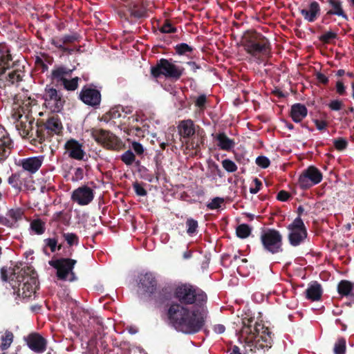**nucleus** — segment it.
I'll return each mask as SVG.
<instances>
[{
    "mask_svg": "<svg viewBox=\"0 0 354 354\" xmlns=\"http://www.w3.org/2000/svg\"><path fill=\"white\" fill-rule=\"evenodd\" d=\"M288 230V239L289 243L297 247L303 243L307 237L308 232L301 218L297 217L287 226Z\"/></svg>",
    "mask_w": 354,
    "mask_h": 354,
    "instance_id": "14",
    "label": "nucleus"
},
{
    "mask_svg": "<svg viewBox=\"0 0 354 354\" xmlns=\"http://www.w3.org/2000/svg\"><path fill=\"white\" fill-rule=\"evenodd\" d=\"M224 203V199L220 197L214 198L210 203L207 205L209 209H216L221 207L222 203Z\"/></svg>",
    "mask_w": 354,
    "mask_h": 354,
    "instance_id": "48",
    "label": "nucleus"
},
{
    "mask_svg": "<svg viewBox=\"0 0 354 354\" xmlns=\"http://www.w3.org/2000/svg\"><path fill=\"white\" fill-rule=\"evenodd\" d=\"M24 339L28 348L37 353H42L46 350L47 341L41 335L37 333H32Z\"/></svg>",
    "mask_w": 354,
    "mask_h": 354,
    "instance_id": "20",
    "label": "nucleus"
},
{
    "mask_svg": "<svg viewBox=\"0 0 354 354\" xmlns=\"http://www.w3.org/2000/svg\"><path fill=\"white\" fill-rule=\"evenodd\" d=\"M30 229L36 234H43L46 230L45 223L40 218L34 219L30 223Z\"/></svg>",
    "mask_w": 354,
    "mask_h": 354,
    "instance_id": "34",
    "label": "nucleus"
},
{
    "mask_svg": "<svg viewBox=\"0 0 354 354\" xmlns=\"http://www.w3.org/2000/svg\"><path fill=\"white\" fill-rule=\"evenodd\" d=\"M175 50L177 54L182 55L187 53L192 52L193 48L189 46L187 44L181 43L176 46Z\"/></svg>",
    "mask_w": 354,
    "mask_h": 354,
    "instance_id": "44",
    "label": "nucleus"
},
{
    "mask_svg": "<svg viewBox=\"0 0 354 354\" xmlns=\"http://www.w3.org/2000/svg\"><path fill=\"white\" fill-rule=\"evenodd\" d=\"M290 197V194L285 190L279 191L277 196V200L283 202L287 201Z\"/></svg>",
    "mask_w": 354,
    "mask_h": 354,
    "instance_id": "57",
    "label": "nucleus"
},
{
    "mask_svg": "<svg viewBox=\"0 0 354 354\" xmlns=\"http://www.w3.org/2000/svg\"><path fill=\"white\" fill-rule=\"evenodd\" d=\"M256 164L263 168H268L270 165V161L268 158L264 156H259L256 159Z\"/></svg>",
    "mask_w": 354,
    "mask_h": 354,
    "instance_id": "49",
    "label": "nucleus"
},
{
    "mask_svg": "<svg viewBox=\"0 0 354 354\" xmlns=\"http://www.w3.org/2000/svg\"><path fill=\"white\" fill-rule=\"evenodd\" d=\"M241 335L245 337L247 344L254 345L255 348L268 349L272 347V332L261 323L257 322L252 328L251 325L243 322Z\"/></svg>",
    "mask_w": 354,
    "mask_h": 354,
    "instance_id": "3",
    "label": "nucleus"
},
{
    "mask_svg": "<svg viewBox=\"0 0 354 354\" xmlns=\"http://www.w3.org/2000/svg\"><path fill=\"white\" fill-rule=\"evenodd\" d=\"M83 147V144L74 138L69 139L64 145V149L68 157L77 160L84 159L86 153Z\"/></svg>",
    "mask_w": 354,
    "mask_h": 354,
    "instance_id": "21",
    "label": "nucleus"
},
{
    "mask_svg": "<svg viewBox=\"0 0 354 354\" xmlns=\"http://www.w3.org/2000/svg\"><path fill=\"white\" fill-rule=\"evenodd\" d=\"M343 106V102L339 100H332L328 104V107L332 111H339Z\"/></svg>",
    "mask_w": 354,
    "mask_h": 354,
    "instance_id": "54",
    "label": "nucleus"
},
{
    "mask_svg": "<svg viewBox=\"0 0 354 354\" xmlns=\"http://www.w3.org/2000/svg\"><path fill=\"white\" fill-rule=\"evenodd\" d=\"M337 292L342 297H354V283L348 280L340 281L337 285Z\"/></svg>",
    "mask_w": 354,
    "mask_h": 354,
    "instance_id": "31",
    "label": "nucleus"
},
{
    "mask_svg": "<svg viewBox=\"0 0 354 354\" xmlns=\"http://www.w3.org/2000/svg\"><path fill=\"white\" fill-rule=\"evenodd\" d=\"M136 156L131 150H127L121 156V160L127 165H131L135 161Z\"/></svg>",
    "mask_w": 354,
    "mask_h": 354,
    "instance_id": "42",
    "label": "nucleus"
},
{
    "mask_svg": "<svg viewBox=\"0 0 354 354\" xmlns=\"http://www.w3.org/2000/svg\"><path fill=\"white\" fill-rule=\"evenodd\" d=\"M93 190L86 185L75 189L71 195L72 201L80 205H88L93 200Z\"/></svg>",
    "mask_w": 354,
    "mask_h": 354,
    "instance_id": "19",
    "label": "nucleus"
},
{
    "mask_svg": "<svg viewBox=\"0 0 354 354\" xmlns=\"http://www.w3.org/2000/svg\"><path fill=\"white\" fill-rule=\"evenodd\" d=\"M186 225L187 227V234H193L196 232V229L198 227V222L193 218H188L186 221Z\"/></svg>",
    "mask_w": 354,
    "mask_h": 354,
    "instance_id": "46",
    "label": "nucleus"
},
{
    "mask_svg": "<svg viewBox=\"0 0 354 354\" xmlns=\"http://www.w3.org/2000/svg\"><path fill=\"white\" fill-rule=\"evenodd\" d=\"M80 35L77 32L66 34L62 36H55L50 39V43L57 48L64 55H71L75 52H80V47L71 48L68 46L76 41H79Z\"/></svg>",
    "mask_w": 354,
    "mask_h": 354,
    "instance_id": "13",
    "label": "nucleus"
},
{
    "mask_svg": "<svg viewBox=\"0 0 354 354\" xmlns=\"http://www.w3.org/2000/svg\"><path fill=\"white\" fill-rule=\"evenodd\" d=\"M346 349V341L344 337H339L334 345L335 354H345Z\"/></svg>",
    "mask_w": 354,
    "mask_h": 354,
    "instance_id": "36",
    "label": "nucleus"
},
{
    "mask_svg": "<svg viewBox=\"0 0 354 354\" xmlns=\"http://www.w3.org/2000/svg\"><path fill=\"white\" fill-rule=\"evenodd\" d=\"M326 2L328 4L330 9L324 15V19H326L328 16L336 15L348 20V16L343 9L342 0H326Z\"/></svg>",
    "mask_w": 354,
    "mask_h": 354,
    "instance_id": "24",
    "label": "nucleus"
},
{
    "mask_svg": "<svg viewBox=\"0 0 354 354\" xmlns=\"http://www.w3.org/2000/svg\"><path fill=\"white\" fill-rule=\"evenodd\" d=\"M242 45L247 53L254 57H270L272 46L269 39L256 30H248L242 38Z\"/></svg>",
    "mask_w": 354,
    "mask_h": 354,
    "instance_id": "4",
    "label": "nucleus"
},
{
    "mask_svg": "<svg viewBox=\"0 0 354 354\" xmlns=\"http://www.w3.org/2000/svg\"><path fill=\"white\" fill-rule=\"evenodd\" d=\"M44 160L42 156H34L19 160V166H21L24 170L35 174L41 167Z\"/></svg>",
    "mask_w": 354,
    "mask_h": 354,
    "instance_id": "22",
    "label": "nucleus"
},
{
    "mask_svg": "<svg viewBox=\"0 0 354 354\" xmlns=\"http://www.w3.org/2000/svg\"><path fill=\"white\" fill-rule=\"evenodd\" d=\"M336 92L340 95L346 94V87L342 81H337L336 83Z\"/></svg>",
    "mask_w": 354,
    "mask_h": 354,
    "instance_id": "59",
    "label": "nucleus"
},
{
    "mask_svg": "<svg viewBox=\"0 0 354 354\" xmlns=\"http://www.w3.org/2000/svg\"><path fill=\"white\" fill-rule=\"evenodd\" d=\"M174 298L165 306L169 324L186 335L200 332L205 325L208 310L207 295L196 286L189 283L174 287Z\"/></svg>",
    "mask_w": 354,
    "mask_h": 354,
    "instance_id": "1",
    "label": "nucleus"
},
{
    "mask_svg": "<svg viewBox=\"0 0 354 354\" xmlns=\"http://www.w3.org/2000/svg\"><path fill=\"white\" fill-rule=\"evenodd\" d=\"M174 287H172L171 284H168L162 288L160 294L162 295H170L171 292H174Z\"/></svg>",
    "mask_w": 354,
    "mask_h": 354,
    "instance_id": "61",
    "label": "nucleus"
},
{
    "mask_svg": "<svg viewBox=\"0 0 354 354\" xmlns=\"http://www.w3.org/2000/svg\"><path fill=\"white\" fill-rule=\"evenodd\" d=\"M52 221L55 222H59L61 221L64 224H66L67 223V219L64 216V213L63 211L55 212L52 217L51 219Z\"/></svg>",
    "mask_w": 354,
    "mask_h": 354,
    "instance_id": "52",
    "label": "nucleus"
},
{
    "mask_svg": "<svg viewBox=\"0 0 354 354\" xmlns=\"http://www.w3.org/2000/svg\"><path fill=\"white\" fill-rule=\"evenodd\" d=\"M165 19H156V30H158L161 33H175L177 31L176 28L173 25L171 20L167 19L168 13L165 11L162 12Z\"/></svg>",
    "mask_w": 354,
    "mask_h": 354,
    "instance_id": "27",
    "label": "nucleus"
},
{
    "mask_svg": "<svg viewBox=\"0 0 354 354\" xmlns=\"http://www.w3.org/2000/svg\"><path fill=\"white\" fill-rule=\"evenodd\" d=\"M132 147H133V149L134 150V151L137 154H142L144 151L142 145L139 142H133Z\"/></svg>",
    "mask_w": 354,
    "mask_h": 354,
    "instance_id": "60",
    "label": "nucleus"
},
{
    "mask_svg": "<svg viewBox=\"0 0 354 354\" xmlns=\"http://www.w3.org/2000/svg\"><path fill=\"white\" fill-rule=\"evenodd\" d=\"M333 145L337 150L343 151L347 147L348 142L343 138H338L334 140Z\"/></svg>",
    "mask_w": 354,
    "mask_h": 354,
    "instance_id": "47",
    "label": "nucleus"
},
{
    "mask_svg": "<svg viewBox=\"0 0 354 354\" xmlns=\"http://www.w3.org/2000/svg\"><path fill=\"white\" fill-rule=\"evenodd\" d=\"M207 102L206 95L202 94L199 95L195 101V106L198 107L201 110H204L205 108V104Z\"/></svg>",
    "mask_w": 354,
    "mask_h": 354,
    "instance_id": "50",
    "label": "nucleus"
},
{
    "mask_svg": "<svg viewBox=\"0 0 354 354\" xmlns=\"http://www.w3.org/2000/svg\"><path fill=\"white\" fill-rule=\"evenodd\" d=\"M260 240L263 250L272 254L283 252V236L275 229H268L261 233Z\"/></svg>",
    "mask_w": 354,
    "mask_h": 354,
    "instance_id": "9",
    "label": "nucleus"
},
{
    "mask_svg": "<svg viewBox=\"0 0 354 354\" xmlns=\"http://www.w3.org/2000/svg\"><path fill=\"white\" fill-rule=\"evenodd\" d=\"M73 70L64 65L55 66L50 73L51 84L62 88L68 92H73L78 88L80 77H72Z\"/></svg>",
    "mask_w": 354,
    "mask_h": 354,
    "instance_id": "6",
    "label": "nucleus"
},
{
    "mask_svg": "<svg viewBox=\"0 0 354 354\" xmlns=\"http://www.w3.org/2000/svg\"><path fill=\"white\" fill-rule=\"evenodd\" d=\"M1 278L3 281H9L15 293L23 298L30 297L38 286L37 274L31 266L21 268L18 264L13 268L2 267Z\"/></svg>",
    "mask_w": 354,
    "mask_h": 354,
    "instance_id": "2",
    "label": "nucleus"
},
{
    "mask_svg": "<svg viewBox=\"0 0 354 354\" xmlns=\"http://www.w3.org/2000/svg\"><path fill=\"white\" fill-rule=\"evenodd\" d=\"M77 261L69 258H59L49 261V265L57 270L56 276L58 279L66 281L68 275V280L73 281L75 279V273L73 272Z\"/></svg>",
    "mask_w": 354,
    "mask_h": 354,
    "instance_id": "12",
    "label": "nucleus"
},
{
    "mask_svg": "<svg viewBox=\"0 0 354 354\" xmlns=\"http://www.w3.org/2000/svg\"><path fill=\"white\" fill-rule=\"evenodd\" d=\"M320 6L315 1H312L309 5V9H302L300 11L301 15L308 22H314L320 14Z\"/></svg>",
    "mask_w": 354,
    "mask_h": 354,
    "instance_id": "26",
    "label": "nucleus"
},
{
    "mask_svg": "<svg viewBox=\"0 0 354 354\" xmlns=\"http://www.w3.org/2000/svg\"><path fill=\"white\" fill-rule=\"evenodd\" d=\"M133 189L138 196H144L147 194L145 189L138 183H135L133 184Z\"/></svg>",
    "mask_w": 354,
    "mask_h": 354,
    "instance_id": "55",
    "label": "nucleus"
},
{
    "mask_svg": "<svg viewBox=\"0 0 354 354\" xmlns=\"http://www.w3.org/2000/svg\"><path fill=\"white\" fill-rule=\"evenodd\" d=\"M322 179L323 175L321 171L311 165L302 171L298 178V185L301 189L306 190L319 184Z\"/></svg>",
    "mask_w": 354,
    "mask_h": 354,
    "instance_id": "16",
    "label": "nucleus"
},
{
    "mask_svg": "<svg viewBox=\"0 0 354 354\" xmlns=\"http://www.w3.org/2000/svg\"><path fill=\"white\" fill-rule=\"evenodd\" d=\"M44 105L53 113H59L64 108L66 100L60 90L47 84L42 97Z\"/></svg>",
    "mask_w": 354,
    "mask_h": 354,
    "instance_id": "11",
    "label": "nucleus"
},
{
    "mask_svg": "<svg viewBox=\"0 0 354 354\" xmlns=\"http://www.w3.org/2000/svg\"><path fill=\"white\" fill-rule=\"evenodd\" d=\"M122 117V106L118 105L111 108L109 112L102 117L103 120L109 122L111 120L118 119Z\"/></svg>",
    "mask_w": 354,
    "mask_h": 354,
    "instance_id": "33",
    "label": "nucleus"
},
{
    "mask_svg": "<svg viewBox=\"0 0 354 354\" xmlns=\"http://www.w3.org/2000/svg\"><path fill=\"white\" fill-rule=\"evenodd\" d=\"M12 60V55L8 49H0V81L3 80V75L10 67V62Z\"/></svg>",
    "mask_w": 354,
    "mask_h": 354,
    "instance_id": "29",
    "label": "nucleus"
},
{
    "mask_svg": "<svg viewBox=\"0 0 354 354\" xmlns=\"http://www.w3.org/2000/svg\"><path fill=\"white\" fill-rule=\"evenodd\" d=\"M78 99L88 106L97 108L100 104L102 96L93 85H84L78 93Z\"/></svg>",
    "mask_w": 354,
    "mask_h": 354,
    "instance_id": "18",
    "label": "nucleus"
},
{
    "mask_svg": "<svg viewBox=\"0 0 354 354\" xmlns=\"http://www.w3.org/2000/svg\"><path fill=\"white\" fill-rule=\"evenodd\" d=\"M24 211L20 208L11 209L8 213V216L12 218L15 221L21 220Z\"/></svg>",
    "mask_w": 354,
    "mask_h": 354,
    "instance_id": "45",
    "label": "nucleus"
},
{
    "mask_svg": "<svg viewBox=\"0 0 354 354\" xmlns=\"http://www.w3.org/2000/svg\"><path fill=\"white\" fill-rule=\"evenodd\" d=\"M196 128L199 127L196 126L191 119L180 120L177 126L182 148H185L183 150L194 151L196 156L200 152L201 145L203 144L202 138L195 136Z\"/></svg>",
    "mask_w": 354,
    "mask_h": 354,
    "instance_id": "5",
    "label": "nucleus"
},
{
    "mask_svg": "<svg viewBox=\"0 0 354 354\" xmlns=\"http://www.w3.org/2000/svg\"><path fill=\"white\" fill-rule=\"evenodd\" d=\"M184 71L183 67H178L166 59H160L156 63V77L160 75L174 80L180 78Z\"/></svg>",
    "mask_w": 354,
    "mask_h": 354,
    "instance_id": "17",
    "label": "nucleus"
},
{
    "mask_svg": "<svg viewBox=\"0 0 354 354\" xmlns=\"http://www.w3.org/2000/svg\"><path fill=\"white\" fill-rule=\"evenodd\" d=\"M147 9L140 0L131 2L127 8L119 12L122 19L129 24L136 23L138 19L147 16Z\"/></svg>",
    "mask_w": 354,
    "mask_h": 354,
    "instance_id": "15",
    "label": "nucleus"
},
{
    "mask_svg": "<svg viewBox=\"0 0 354 354\" xmlns=\"http://www.w3.org/2000/svg\"><path fill=\"white\" fill-rule=\"evenodd\" d=\"M337 38V34L332 32V31H328L325 32L324 34L320 35L319 37V40L323 43V44H330L331 40L335 39Z\"/></svg>",
    "mask_w": 354,
    "mask_h": 354,
    "instance_id": "39",
    "label": "nucleus"
},
{
    "mask_svg": "<svg viewBox=\"0 0 354 354\" xmlns=\"http://www.w3.org/2000/svg\"><path fill=\"white\" fill-rule=\"evenodd\" d=\"M84 178V169L81 167L75 169L74 174L71 178L73 182L81 180Z\"/></svg>",
    "mask_w": 354,
    "mask_h": 354,
    "instance_id": "51",
    "label": "nucleus"
},
{
    "mask_svg": "<svg viewBox=\"0 0 354 354\" xmlns=\"http://www.w3.org/2000/svg\"><path fill=\"white\" fill-rule=\"evenodd\" d=\"M14 335L13 333L10 330H6L3 335L1 337V350L4 351L8 349L13 342Z\"/></svg>",
    "mask_w": 354,
    "mask_h": 354,
    "instance_id": "35",
    "label": "nucleus"
},
{
    "mask_svg": "<svg viewBox=\"0 0 354 354\" xmlns=\"http://www.w3.org/2000/svg\"><path fill=\"white\" fill-rule=\"evenodd\" d=\"M225 327L223 324H216L214 326V331L217 334H222L225 332Z\"/></svg>",
    "mask_w": 354,
    "mask_h": 354,
    "instance_id": "63",
    "label": "nucleus"
},
{
    "mask_svg": "<svg viewBox=\"0 0 354 354\" xmlns=\"http://www.w3.org/2000/svg\"><path fill=\"white\" fill-rule=\"evenodd\" d=\"M222 166L226 171L230 173L235 172L238 169L236 165L230 159H224L222 161Z\"/></svg>",
    "mask_w": 354,
    "mask_h": 354,
    "instance_id": "43",
    "label": "nucleus"
},
{
    "mask_svg": "<svg viewBox=\"0 0 354 354\" xmlns=\"http://www.w3.org/2000/svg\"><path fill=\"white\" fill-rule=\"evenodd\" d=\"M145 248L149 251H152L155 249V240L152 236H148L146 238L144 242Z\"/></svg>",
    "mask_w": 354,
    "mask_h": 354,
    "instance_id": "53",
    "label": "nucleus"
},
{
    "mask_svg": "<svg viewBox=\"0 0 354 354\" xmlns=\"http://www.w3.org/2000/svg\"><path fill=\"white\" fill-rule=\"evenodd\" d=\"M236 233L238 237L245 239L250 236L251 228L247 224H241L236 227Z\"/></svg>",
    "mask_w": 354,
    "mask_h": 354,
    "instance_id": "38",
    "label": "nucleus"
},
{
    "mask_svg": "<svg viewBox=\"0 0 354 354\" xmlns=\"http://www.w3.org/2000/svg\"><path fill=\"white\" fill-rule=\"evenodd\" d=\"M322 293V286L316 281L309 283L308 288L305 291L306 298L312 301L320 300Z\"/></svg>",
    "mask_w": 354,
    "mask_h": 354,
    "instance_id": "25",
    "label": "nucleus"
},
{
    "mask_svg": "<svg viewBox=\"0 0 354 354\" xmlns=\"http://www.w3.org/2000/svg\"><path fill=\"white\" fill-rule=\"evenodd\" d=\"M46 246L49 247L52 252H55L57 250H60L62 245L57 246V239L56 238H48L44 239Z\"/></svg>",
    "mask_w": 354,
    "mask_h": 354,
    "instance_id": "40",
    "label": "nucleus"
},
{
    "mask_svg": "<svg viewBox=\"0 0 354 354\" xmlns=\"http://www.w3.org/2000/svg\"><path fill=\"white\" fill-rule=\"evenodd\" d=\"M63 125L58 115L49 117L46 122L37 120L36 122V136L42 143L46 140H50L55 135H60L62 133Z\"/></svg>",
    "mask_w": 354,
    "mask_h": 354,
    "instance_id": "7",
    "label": "nucleus"
},
{
    "mask_svg": "<svg viewBox=\"0 0 354 354\" xmlns=\"http://www.w3.org/2000/svg\"><path fill=\"white\" fill-rule=\"evenodd\" d=\"M91 136L97 143L107 149L118 151L124 147L121 139L109 131L102 129H93Z\"/></svg>",
    "mask_w": 354,
    "mask_h": 354,
    "instance_id": "10",
    "label": "nucleus"
},
{
    "mask_svg": "<svg viewBox=\"0 0 354 354\" xmlns=\"http://www.w3.org/2000/svg\"><path fill=\"white\" fill-rule=\"evenodd\" d=\"M62 236L70 246L78 245L79 238L75 234L67 232L63 233Z\"/></svg>",
    "mask_w": 354,
    "mask_h": 354,
    "instance_id": "41",
    "label": "nucleus"
},
{
    "mask_svg": "<svg viewBox=\"0 0 354 354\" xmlns=\"http://www.w3.org/2000/svg\"><path fill=\"white\" fill-rule=\"evenodd\" d=\"M13 142L6 133L0 136V162H3L10 155Z\"/></svg>",
    "mask_w": 354,
    "mask_h": 354,
    "instance_id": "23",
    "label": "nucleus"
},
{
    "mask_svg": "<svg viewBox=\"0 0 354 354\" xmlns=\"http://www.w3.org/2000/svg\"><path fill=\"white\" fill-rule=\"evenodd\" d=\"M308 109L305 105L296 103L291 106L290 115L295 122H300L306 117Z\"/></svg>",
    "mask_w": 354,
    "mask_h": 354,
    "instance_id": "28",
    "label": "nucleus"
},
{
    "mask_svg": "<svg viewBox=\"0 0 354 354\" xmlns=\"http://www.w3.org/2000/svg\"><path fill=\"white\" fill-rule=\"evenodd\" d=\"M23 76L24 72L18 69L9 72L6 75L4 74L3 77V80L1 81L3 82V86L1 85V82H0V88L5 87L6 86L5 82H8L11 84H13L22 81Z\"/></svg>",
    "mask_w": 354,
    "mask_h": 354,
    "instance_id": "32",
    "label": "nucleus"
},
{
    "mask_svg": "<svg viewBox=\"0 0 354 354\" xmlns=\"http://www.w3.org/2000/svg\"><path fill=\"white\" fill-rule=\"evenodd\" d=\"M315 123L317 129L320 131L325 129L327 126L326 122L324 120H315Z\"/></svg>",
    "mask_w": 354,
    "mask_h": 354,
    "instance_id": "62",
    "label": "nucleus"
},
{
    "mask_svg": "<svg viewBox=\"0 0 354 354\" xmlns=\"http://www.w3.org/2000/svg\"><path fill=\"white\" fill-rule=\"evenodd\" d=\"M21 174L19 172H16L12 174V175L8 178V183L13 188L21 190Z\"/></svg>",
    "mask_w": 354,
    "mask_h": 354,
    "instance_id": "37",
    "label": "nucleus"
},
{
    "mask_svg": "<svg viewBox=\"0 0 354 354\" xmlns=\"http://www.w3.org/2000/svg\"><path fill=\"white\" fill-rule=\"evenodd\" d=\"M253 182L255 184V187H250V192L251 194H257V192H259L260 191V189H261V187H262V183L261 181L257 178H255L254 180H253Z\"/></svg>",
    "mask_w": 354,
    "mask_h": 354,
    "instance_id": "56",
    "label": "nucleus"
},
{
    "mask_svg": "<svg viewBox=\"0 0 354 354\" xmlns=\"http://www.w3.org/2000/svg\"><path fill=\"white\" fill-rule=\"evenodd\" d=\"M215 138L218 142L217 146L222 150L230 151L235 146L234 140L228 138L224 132L216 134Z\"/></svg>",
    "mask_w": 354,
    "mask_h": 354,
    "instance_id": "30",
    "label": "nucleus"
},
{
    "mask_svg": "<svg viewBox=\"0 0 354 354\" xmlns=\"http://www.w3.org/2000/svg\"><path fill=\"white\" fill-rule=\"evenodd\" d=\"M36 64L41 66L43 71H45L48 69V66L44 63L43 59L39 57L36 58Z\"/></svg>",
    "mask_w": 354,
    "mask_h": 354,
    "instance_id": "64",
    "label": "nucleus"
},
{
    "mask_svg": "<svg viewBox=\"0 0 354 354\" xmlns=\"http://www.w3.org/2000/svg\"><path fill=\"white\" fill-rule=\"evenodd\" d=\"M138 294L141 300L149 301L153 299L155 292V275L151 272H142L136 279Z\"/></svg>",
    "mask_w": 354,
    "mask_h": 354,
    "instance_id": "8",
    "label": "nucleus"
},
{
    "mask_svg": "<svg viewBox=\"0 0 354 354\" xmlns=\"http://www.w3.org/2000/svg\"><path fill=\"white\" fill-rule=\"evenodd\" d=\"M315 76H316V79L319 83H322L324 85H326L329 82L328 77H326L324 73L317 72L315 74Z\"/></svg>",
    "mask_w": 354,
    "mask_h": 354,
    "instance_id": "58",
    "label": "nucleus"
}]
</instances>
